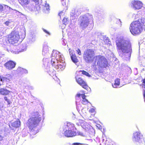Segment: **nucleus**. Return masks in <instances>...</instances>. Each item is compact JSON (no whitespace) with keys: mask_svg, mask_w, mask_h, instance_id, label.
I'll return each mask as SVG.
<instances>
[{"mask_svg":"<svg viewBox=\"0 0 145 145\" xmlns=\"http://www.w3.org/2000/svg\"><path fill=\"white\" fill-rule=\"evenodd\" d=\"M116 44L120 55L126 60H129L132 52L131 44L129 41L120 38L116 40Z\"/></svg>","mask_w":145,"mask_h":145,"instance_id":"obj_1","label":"nucleus"},{"mask_svg":"<svg viewBox=\"0 0 145 145\" xmlns=\"http://www.w3.org/2000/svg\"><path fill=\"white\" fill-rule=\"evenodd\" d=\"M51 63L56 69H64L65 66L63 56L58 51L53 50L52 54Z\"/></svg>","mask_w":145,"mask_h":145,"instance_id":"obj_2","label":"nucleus"},{"mask_svg":"<svg viewBox=\"0 0 145 145\" xmlns=\"http://www.w3.org/2000/svg\"><path fill=\"white\" fill-rule=\"evenodd\" d=\"M41 120V115L38 112L34 113L33 116L28 121V126L31 130V134L35 135L38 132L36 127Z\"/></svg>","mask_w":145,"mask_h":145,"instance_id":"obj_3","label":"nucleus"},{"mask_svg":"<svg viewBox=\"0 0 145 145\" xmlns=\"http://www.w3.org/2000/svg\"><path fill=\"white\" fill-rule=\"evenodd\" d=\"M144 18H142L140 21V20L136 21L132 23L129 27L130 31L133 35L140 34L144 27L145 26L143 24L145 22V20H143Z\"/></svg>","mask_w":145,"mask_h":145,"instance_id":"obj_4","label":"nucleus"},{"mask_svg":"<svg viewBox=\"0 0 145 145\" xmlns=\"http://www.w3.org/2000/svg\"><path fill=\"white\" fill-rule=\"evenodd\" d=\"M92 16L88 13L81 16L78 20L80 27L83 29L86 28L89 24V22L92 21Z\"/></svg>","mask_w":145,"mask_h":145,"instance_id":"obj_5","label":"nucleus"},{"mask_svg":"<svg viewBox=\"0 0 145 145\" xmlns=\"http://www.w3.org/2000/svg\"><path fill=\"white\" fill-rule=\"evenodd\" d=\"M20 34V36L19 32L18 31H14L9 35L8 37V39L9 42L12 44L16 43L19 40L20 38L23 39L25 37V34L24 32Z\"/></svg>","mask_w":145,"mask_h":145,"instance_id":"obj_6","label":"nucleus"},{"mask_svg":"<svg viewBox=\"0 0 145 145\" xmlns=\"http://www.w3.org/2000/svg\"><path fill=\"white\" fill-rule=\"evenodd\" d=\"M63 129L65 135L67 137H71L75 136L76 133L74 131L75 128L73 124L69 122L64 126Z\"/></svg>","mask_w":145,"mask_h":145,"instance_id":"obj_7","label":"nucleus"},{"mask_svg":"<svg viewBox=\"0 0 145 145\" xmlns=\"http://www.w3.org/2000/svg\"><path fill=\"white\" fill-rule=\"evenodd\" d=\"M94 55V51L93 50L88 49L84 52L83 57L86 63H91L95 60L93 57Z\"/></svg>","mask_w":145,"mask_h":145,"instance_id":"obj_8","label":"nucleus"},{"mask_svg":"<svg viewBox=\"0 0 145 145\" xmlns=\"http://www.w3.org/2000/svg\"><path fill=\"white\" fill-rule=\"evenodd\" d=\"M94 61L95 65L101 67H106L107 65V59L104 56H94Z\"/></svg>","mask_w":145,"mask_h":145,"instance_id":"obj_9","label":"nucleus"},{"mask_svg":"<svg viewBox=\"0 0 145 145\" xmlns=\"http://www.w3.org/2000/svg\"><path fill=\"white\" fill-rule=\"evenodd\" d=\"M131 6L134 10H139L142 7V4L140 1L134 0L131 1Z\"/></svg>","mask_w":145,"mask_h":145,"instance_id":"obj_10","label":"nucleus"},{"mask_svg":"<svg viewBox=\"0 0 145 145\" xmlns=\"http://www.w3.org/2000/svg\"><path fill=\"white\" fill-rule=\"evenodd\" d=\"M133 140L134 142H141L144 140L142 138V135L138 132H136L133 133Z\"/></svg>","mask_w":145,"mask_h":145,"instance_id":"obj_11","label":"nucleus"},{"mask_svg":"<svg viewBox=\"0 0 145 145\" xmlns=\"http://www.w3.org/2000/svg\"><path fill=\"white\" fill-rule=\"evenodd\" d=\"M81 13L79 9L74 8L72 10L71 12V19H75Z\"/></svg>","mask_w":145,"mask_h":145,"instance_id":"obj_12","label":"nucleus"},{"mask_svg":"<svg viewBox=\"0 0 145 145\" xmlns=\"http://www.w3.org/2000/svg\"><path fill=\"white\" fill-rule=\"evenodd\" d=\"M76 82L83 88L87 89L88 88L86 82L80 77H75Z\"/></svg>","mask_w":145,"mask_h":145,"instance_id":"obj_13","label":"nucleus"},{"mask_svg":"<svg viewBox=\"0 0 145 145\" xmlns=\"http://www.w3.org/2000/svg\"><path fill=\"white\" fill-rule=\"evenodd\" d=\"M49 48L48 42H44L43 44L42 54L43 55L46 56L48 55Z\"/></svg>","mask_w":145,"mask_h":145,"instance_id":"obj_14","label":"nucleus"},{"mask_svg":"<svg viewBox=\"0 0 145 145\" xmlns=\"http://www.w3.org/2000/svg\"><path fill=\"white\" fill-rule=\"evenodd\" d=\"M16 65V63L12 61H10L5 63L4 65L6 69L10 70L15 67Z\"/></svg>","mask_w":145,"mask_h":145,"instance_id":"obj_15","label":"nucleus"},{"mask_svg":"<svg viewBox=\"0 0 145 145\" xmlns=\"http://www.w3.org/2000/svg\"><path fill=\"white\" fill-rule=\"evenodd\" d=\"M69 51L72 61L75 63L76 65H77V64L78 62V60L77 59L76 56L75 55L74 51L69 49Z\"/></svg>","mask_w":145,"mask_h":145,"instance_id":"obj_16","label":"nucleus"},{"mask_svg":"<svg viewBox=\"0 0 145 145\" xmlns=\"http://www.w3.org/2000/svg\"><path fill=\"white\" fill-rule=\"evenodd\" d=\"M9 9V10H12V9L10 7H8V6L3 5H2L0 4V13H4L6 12L7 9Z\"/></svg>","mask_w":145,"mask_h":145,"instance_id":"obj_17","label":"nucleus"},{"mask_svg":"<svg viewBox=\"0 0 145 145\" xmlns=\"http://www.w3.org/2000/svg\"><path fill=\"white\" fill-rule=\"evenodd\" d=\"M46 71L49 73L50 75L52 76L56 73V71L52 67L47 66L46 68Z\"/></svg>","mask_w":145,"mask_h":145,"instance_id":"obj_18","label":"nucleus"},{"mask_svg":"<svg viewBox=\"0 0 145 145\" xmlns=\"http://www.w3.org/2000/svg\"><path fill=\"white\" fill-rule=\"evenodd\" d=\"M10 91L6 89L1 88L0 89V94L4 95H8Z\"/></svg>","mask_w":145,"mask_h":145,"instance_id":"obj_19","label":"nucleus"},{"mask_svg":"<svg viewBox=\"0 0 145 145\" xmlns=\"http://www.w3.org/2000/svg\"><path fill=\"white\" fill-rule=\"evenodd\" d=\"M20 4L23 6H25L30 2L29 0H19Z\"/></svg>","mask_w":145,"mask_h":145,"instance_id":"obj_20","label":"nucleus"},{"mask_svg":"<svg viewBox=\"0 0 145 145\" xmlns=\"http://www.w3.org/2000/svg\"><path fill=\"white\" fill-rule=\"evenodd\" d=\"M11 125L14 127H19L20 125V122L19 120H18L12 123Z\"/></svg>","mask_w":145,"mask_h":145,"instance_id":"obj_21","label":"nucleus"},{"mask_svg":"<svg viewBox=\"0 0 145 145\" xmlns=\"http://www.w3.org/2000/svg\"><path fill=\"white\" fill-rule=\"evenodd\" d=\"M49 5L48 4H46L44 8V12L46 13H48L50 10Z\"/></svg>","mask_w":145,"mask_h":145,"instance_id":"obj_22","label":"nucleus"},{"mask_svg":"<svg viewBox=\"0 0 145 145\" xmlns=\"http://www.w3.org/2000/svg\"><path fill=\"white\" fill-rule=\"evenodd\" d=\"M120 84V79L118 78L116 79L115 81L114 84L112 85L113 87L114 88H116Z\"/></svg>","mask_w":145,"mask_h":145,"instance_id":"obj_23","label":"nucleus"},{"mask_svg":"<svg viewBox=\"0 0 145 145\" xmlns=\"http://www.w3.org/2000/svg\"><path fill=\"white\" fill-rule=\"evenodd\" d=\"M5 77L6 78V81L7 82H9L12 79V76L9 74L7 75Z\"/></svg>","mask_w":145,"mask_h":145,"instance_id":"obj_24","label":"nucleus"},{"mask_svg":"<svg viewBox=\"0 0 145 145\" xmlns=\"http://www.w3.org/2000/svg\"><path fill=\"white\" fill-rule=\"evenodd\" d=\"M77 97H81L83 99H86V96L84 94H78L77 95Z\"/></svg>","mask_w":145,"mask_h":145,"instance_id":"obj_25","label":"nucleus"},{"mask_svg":"<svg viewBox=\"0 0 145 145\" xmlns=\"http://www.w3.org/2000/svg\"><path fill=\"white\" fill-rule=\"evenodd\" d=\"M81 72H82V73L83 74L85 75L88 76V77H90V75L88 72H87L84 71H82Z\"/></svg>","mask_w":145,"mask_h":145,"instance_id":"obj_26","label":"nucleus"},{"mask_svg":"<svg viewBox=\"0 0 145 145\" xmlns=\"http://www.w3.org/2000/svg\"><path fill=\"white\" fill-rule=\"evenodd\" d=\"M67 19L66 18H64L62 21L63 23L66 25L67 23Z\"/></svg>","mask_w":145,"mask_h":145,"instance_id":"obj_27","label":"nucleus"},{"mask_svg":"<svg viewBox=\"0 0 145 145\" xmlns=\"http://www.w3.org/2000/svg\"><path fill=\"white\" fill-rule=\"evenodd\" d=\"M88 102V100L86 99H82V103L84 105H86Z\"/></svg>","mask_w":145,"mask_h":145,"instance_id":"obj_28","label":"nucleus"},{"mask_svg":"<svg viewBox=\"0 0 145 145\" xmlns=\"http://www.w3.org/2000/svg\"><path fill=\"white\" fill-rule=\"evenodd\" d=\"M0 81H1L4 82L6 81V78L5 77L2 76H0Z\"/></svg>","mask_w":145,"mask_h":145,"instance_id":"obj_29","label":"nucleus"},{"mask_svg":"<svg viewBox=\"0 0 145 145\" xmlns=\"http://www.w3.org/2000/svg\"><path fill=\"white\" fill-rule=\"evenodd\" d=\"M20 48H21V50L19 51V52H23L26 50V48L25 46L23 47L22 46H21Z\"/></svg>","mask_w":145,"mask_h":145,"instance_id":"obj_30","label":"nucleus"},{"mask_svg":"<svg viewBox=\"0 0 145 145\" xmlns=\"http://www.w3.org/2000/svg\"><path fill=\"white\" fill-rule=\"evenodd\" d=\"M34 8V6L33 5H31L30 7H28V9L30 11H32L33 10Z\"/></svg>","mask_w":145,"mask_h":145,"instance_id":"obj_31","label":"nucleus"},{"mask_svg":"<svg viewBox=\"0 0 145 145\" xmlns=\"http://www.w3.org/2000/svg\"><path fill=\"white\" fill-rule=\"evenodd\" d=\"M4 100L7 101V102L8 103V104L9 105L10 104V100L9 99H8L7 97H4Z\"/></svg>","mask_w":145,"mask_h":145,"instance_id":"obj_32","label":"nucleus"},{"mask_svg":"<svg viewBox=\"0 0 145 145\" xmlns=\"http://www.w3.org/2000/svg\"><path fill=\"white\" fill-rule=\"evenodd\" d=\"M11 22L10 21H7L5 22V24L6 26H9L10 25Z\"/></svg>","mask_w":145,"mask_h":145,"instance_id":"obj_33","label":"nucleus"},{"mask_svg":"<svg viewBox=\"0 0 145 145\" xmlns=\"http://www.w3.org/2000/svg\"><path fill=\"white\" fill-rule=\"evenodd\" d=\"M22 69V71H21V72L22 73H27V70H26L25 69Z\"/></svg>","mask_w":145,"mask_h":145,"instance_id":"obj_34","label":"nucleus"},{"mask_svg":"<svg viewBox=\"0 0 145 145\" xmlns=\"http://www.w3.org/2000/svg\"><path fill=\"white\" fill-rule=\"evenodd\" d=\"M14 12L16 13L18 15H20L21 14H22L21 13L15 10H14Z\"/></svg>","mask_w":145,"mask_h":145,"instance_id":"obj_35","label":"nucleus"},{"mask_svg":"<svg viewBox=\"0 0 145 145\" xmlns=\"http://www.w3.org/2000/svg\"><path fill=\"white\" fill-rule=\"evenodd\" d=\"M67 42L65 40H64L63 39L62 40V44L64 46H65L66 45Z\"/></svg>","mask_w":145,"mask_h":145,"instance_id":"obj_36","label":"nucleus"},{"mask_svg":"<svg viewBox=\"0 0 145 145\" xmlns=\"http://www.w3.org/2000/svg\"><path fill=\"white\" fill-rule=\"evenodd\" d=\"M77 52H78V54L80 55H81V51H80V50L79 49H77V50H76Z\"/></svg>","mask_w":145,"mask_h":145,"instance_id":"obj_37","label":"nucleus"},{"mask_svg":"<svg viewBox=\"0 0 145 145\" xmlns=\"http://www.w3.org/2000/svg\"><path fill=\"white\" fill-rule=\"evenodd\" d=\"M43 30L44 32H45L48 35H50V33L48 31H47L46 30L44 29H43Z\"/></svg>","mask_w":145,"mask_h":145,"instance_id":"obj_38","label":"nucleus"},{"mask_svg":"<svg viewBox=\"0 0 145 145\" xmlns=\"http://www.w3.org/2000/svg\"><path fill=\"white\" fill-rule=\"evenodd\" d=\"M95 111V110L93 108H91L89 110V112L91 113H93Z\"/></svg>","mask_w":145,"mask_h":145,"instance_id":"obj_39","label":"nucleus"},{"mask_svg":"<svg viewBox=\"0 0 145 145\" xmlns=\"http://www.w3.org/2000/svg\"><path fill=\"white\" fill-rule=\"evenodd\" d=\"M82 144L79 143H74L72 144V145H82Z\"/></svg>","mask_w":145,"mask_h":145,"instance_id":"obj_40","label":"nucleus"},{"mask_svg":"<svg viewBox=\"0 0 145 145\" xmlns=\"http://www.w3.org/2000/svg\"><path fill=\"white\" fill-rule=\"evenodd\" d=\"M20 69H23L21 67H19L17 69V70L18 71H20L21 72V71H22V70Z\"/></svg>","mask_w":145,"mask_h":145,"instance_id":"obj_41","label":"nucleus"},{"mask_svg":"<svg viewBox=\"0 0 145 145\" xmlns=\"http://www.w3.org/2000/svg\"><path fill=\"white\" fill-rule=\"evenodd\" d=\"M118 22L119 23H120V27H121V26L122 24H121V21L120 20H118Z\"/></svg>","mask_w":145,"mask_h":145,"instance_id":"obj_42","label":"nucleus"},{"mask_svg":"<svg viewBox=\"0 0 145 145\" xmlns=\"http://www.w3.org/2000/svg\"><path fill=\"white\" fill-rule=\"evenodd\" d=\"M63 13L62 11L60 12L59 14V15L60 16H61V15H62V14Z\"/></svg>","mask_w":145,"mask_h":145,"instance_id":"obj_43","label":"nucleus"},{"mask_svg":"<svg viewBox=\"0 0 145 145\" xmlns=\"http://www.w3.org/2000/svg\"><path fill=\"white\" fill-rule=\"evenodd\" d=\"M43 61H48V59H43Z\"/></svg>","mask_w":145,"mask_h":145,"instance_id":"obj_44","label":"nucleus"},{"mask_svg":"<svg viewBox=\"0 0 145 145\" xmlns=\"http://www.w3.org/2000/svg\"><path fill=\"white\" fill-rule=\"evenodd\" d=\"M3 139V137L2 136H0V140H1Z\"/></svg>","mask_w":145,"mask_h":145,"instance_id":"obj_45","label":"nucleus"},{"mask_svg":"<svg viewBox=\"0 0 145 145\" xmlns=\"http://www.w3.org/2000/svg\"><path fill=\"white\" fill-rule=\"evenodd\" d=\"M56 81H57V82L59 80V79H58L56 77Z\"/></svg>","mask_w":145,"mask_h":145,"instance_id":"obj_46","label":"nucleus"},{"mask_svg":"<svg viewBox=\"0 0 145 145\" xmlns=\"http://www.w3.org/2000/svg\"><path fill=\"white\" fill-rule=\"evenodd\" d=\"M84 110V109H82V112H83V111Z\"/></svg>","mask_w":145,"mask_h":145,"instance_id":"obj_47","label":"nucleus"},{"mask_svg":"<svg viewBox=\"0 0 145 145\" xmlns=\"http://www.w3.org/2000/svg\"><path fill=\"white\" fill-rule=\"evenodd\" d=\"M32 0L33 1H37L38 0Z\"/></svg>","mask_w":145,"mask_h":145,"instance_id":"obj_48","label":"nucleus"},{"mask_svg":"<svg viewBox=\"0 0 145 145\" xmlns=\"http://www.w3.org/2000/svg\"><path fill=\"white\" fill-rule=\"evenodd\" d=\"M89 88V89H90V88H89V87H88V88L87 89H86V90H88V89Z\"/></svg>","mask_w":145,"mask_h":145,"instance_id":"obj_49","label":"nucleus"},{"mask_svg":"<svg viewBox=\"0 0 145 145\" xmlns=\"http://www.w3.org/2000/svg\"><path fill=\"white\" fill-rule=\"evenodd\" d=\"M46 63H47V62H46ZM46 63H45V65H46Z\"/></svg>","mask_w":145,"mask_h":145,"instance_id":"obj_50","label":"nucleus"},{"mask_svg":"<svg viewBox=\"0 0 145 145\" xmlns=\"http://www.w3.org/2000/svg\"><path fill=\"white\" fill-rule=\"evenodd\" d=\"M138 15V14H137V15H136V16H137Z\"/></svg>","mask_w":145,"mask_h":145,"instance_id":"obj_51","label":"nucleus"},{"mask_svg":"<svg viewBox=\"0 0 145 145\" xmlns=\"http://www.w3.org/2000/svg\"><path fill=\"white\" fill-rule=\"evenodd\" d=\"M103 140H104V139H103Z\"/></svg>","mask_w":145,"mask_h":145,"instance_id":"obj_52","label":"nucleus"}]
</instances>
